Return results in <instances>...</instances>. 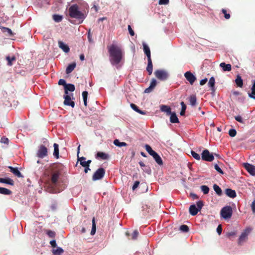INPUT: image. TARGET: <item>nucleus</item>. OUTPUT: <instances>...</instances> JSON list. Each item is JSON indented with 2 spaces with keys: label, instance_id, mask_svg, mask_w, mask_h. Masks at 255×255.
I'll list each match as a JSON object with an SVG mask.
<instances>
[{
  "label": "nucleus",
  "instance_id": "f257e3e1",
  "mask_svg": "<svg viewBox=\"0 0 255 255\" xmlns=\"http://www.w3.org/2000/svg\"><path fill=\"white\" fill-rule=\"evenodd\" d=\"M108 52L111 57L110 61L113 65L119 64L123 57V52L120 47L115 44L108 46Z\"/></svg>",
  "mask_w": 255,
  "mask_h": 255
},
{
  "label": "nucleus",
  "instance_id": "f03ea898",
  "mask_svg": "<svg viewBox=\"0 0 255 255\" xmlns=\"http://www.w3.org/2000/svg\"><path fill=\"white\" fill-rule=\"evenodd\" d=\"M68 13L69 16L72 18L76 19L79 21V23H82L87 16L86 12L80 10L79 7L77 4H72L70 6Z\"/></svg>",
  "mask_w": 255,
  "mask_h": 255
},
{
  "label": "nucleus",
  "instance_id": "7ed1b4c3",
  "mask_svg": "<svg viewBox=\"0 0 255 255\" xmlns=\"http://www.w3.org/2000/svg\"><path fill=\"white\" fill-rule=\"evenodd\" d=\"M154 75L160 81H165L169 77L168 72L164 70H156L154 72Z\"/></svg>",
  "mask_w": 255,
  "mask_h": 255
},
{
  "label": "nucleus",
  "instance_id": "20e7f679",
  "mask_svg": "<svg viewBox=\"0 0 255 255\" xmlns=\"http://www.w3.org/2000/svg\"><path fill=\"white\" fill-rule=\"evenodd\" d=\"M232 209L230 206L223 207L221 211V216L225 219L230 218L232 217Z\"/></svg>",
  "mask_w": 255,
  "mask_h": 255
},
{
  "label": "nucleus",
  "instance_id": "39448f33",
  "mask_svg": "<svg viewBox=\"0 0 255 255\" xmlns=\"http://www.w3.org/2000/svg\"><path fill=\"white\" fill-rule=\"evenodd\" d=\"M251 232V229L250 228H246L241 234L238 240V245H242L248 240V236Z\"/></svg>",
  "mask_w": 255,
  "mask_h": 255
},
{
  "label": "nucleus",
  "instance_id": "423d86ee",
  "mask_svg": "<svg viewBox=\"0 0 255 255\" xmlns=\"http://www.w3.org/2000/svg\"><path fill=\"white\" fill-rule=\"evenodd\" d=\"M201 157L203 160L206 161H212L214 159L213 153H211L208 149H204L202 154Z\"/></svg>",
  "mask_w": 255,
  "mask_h": 255
},
{
  "label": "nucleus",
  "instance_id": "0eeeda50",
  "mask_svg": "<svg viewBox=\"0 0 255 255\" xmlns=\"http://www.w3.org/2000/svg\"><path fill=\"white\" fill-rule=\"evenodd\" d=\"M105 174V170L103 168H100L96 171L93 175L92 179L94 181L102 179Z\"/></svg>",
  "mask_w": 255,
  "mask_h": 255
},
{
  "label": "nucleus",
  "instance_id": "6e6552de",
  "mask_svg": "<svg viewBox=\"0 0 255 255\" xmlns=\"http://www.w3.org/2000/svg\"><path fill=\"white\" fill-rule=\"evenodd\" d=\"M48 149L46 147L43 145H40L37 151L36 155L40 158H43L47 155Z\"/></svg>",
  "mask_w": 255,
  "mask_h": 255
},
{
  "label": "nucleus",
  "instance_id": "1a4fd4ad",
  "mask_svg": "<svg viewBox=\"0 0 255 255\" xmlns=\"http://www.w3.org/2000/svg\"><path fill=\"white\" fill-rule=\"evenodd\" d=\"M60 175V172L58 171H54L51 173L50 181L53 185H55L57 182Z\"/></svg>",
  "mask_w": 255,
  "mask_h": 255
},
{
  "label": "nucleus",
  "instance_id": "9d476101",
  "mask_svg": "<svg viewBox=\"0 0 255 255\" xmlns=\"http://www.w3.org/2000/svg\"><path fill=\"white\" fill-rule=\"evenodd\" d=\"M184 76L191 85H193L196 80V77L190 71L185 72Z\"/></svg>",
  "mask_w": 255,
  "mask_h": 255
},
{
  "label": "nucleus",
  "instance_id": "9b49d317",
  "mask_svg": "<svg viewBox=\"0 0 255 255\" xmlns=\"http://www.w3.org/2000/svg\"><path fill=\"white\" fill-rule=\"evenodd\" d=\"M64 104L67 106H70L72 108H74L75 106L74 102L71 101V98L70 95L68 94H65L64 95Z\"/></svg>",
  "mask_w": 255,
  "mask_h": 255
},
{
  "label": "nucleus",
  "instance_id": "f8f14e48",
  "mask_svg": "<svg viewBox=\"0 0 255 255\" xmlns=\"http://www.w3.org/2000/svg\"><path fill=\"white\" fill-rule=\"evenodd\" d=\"M244 167L248 172L252 175H255V166L249 163H245Z\"/></svg>",
  "mask_w": 255,
  "mask_h": 255
},
{
  "label": "nucleus",
  "instance_id": "ddd939ff",
  "mask_svg": "<svg viewBox=\"0 0 255 255\" xmlns=\"http://www.w3.org/2000/svg\"><path fill=\"white\" fill-rule=\"evenodd\" d=\"M156 85H157L156 80L154 78L152 79L151 80V82H150L149 87L145 89L144 93H150L153 90V89L155 87Z\"/></svg>",
  "mask_w": 255,
  "mask_h": 255
},
{
  "label": "nucleus",
  "instance_id": "4468645a",
  "mask_svg": "<svg viewBox=\"0 0 255 255\" xmlns=\"http://www.w3.org/2000/svg\"><path fill=\"white\" fill-rule=\"evenodd\" d=\"M109 157L108 154L103 152H98L96 155V158L102 160H107L109 158Z\"/></svg>",
  "mask_w": 255,
  "mask_h": 255
},
{
  "label": "nucleus",
  "instance_id": "2eb2a0df",
  "mask_svg": "<svg viewBox=\"0 0 255 255\" xmlns=\"http://www.w3.org/2000/svg\"><path fill=\"white\" fill-rule=\"evenodd\" d=\"M75 90V86L72 84H67L64 87L65 94H68V91L73 92Z\"/></svg>",
  "mask_w": 255,
  "mask_h": 255
},
{
  "label": "nucleus",
  "instance_id": "dca6fc26",
  "mask_svg": "<svg viewBox=\"0 0 255 255\" xmlns=\"http://www.w3.org/2000/svg\"><path fill=\"white\" fill-rule=\"evenodd\" d=\"M225 193L228 197L232 198H234L237 196L236 191L230 188L226 189L225 190Z\"/></svg>",
  "mask_w": 255,
  "mask_h": 255
},
{
  "label": "nucleus",
  "instance_id": "f3484780",
  "mask_svg": "<svg viewBox=\"0 0 255 255\" xmlns=\"http://www.w3.org/2000/svg\"><path fill=\"white\" fill-rule=\"evenodd\" d=\"M11 172L18 177H23L20 172L18 170L17 168H14L12 166H8Z\"/></svg>",
  "mask_w": 255,
  "mask_h": 255
},
{
  "label": "nucleus",
  "instance_id": "a211bd4d",
  "mask_svg": "<svg viewBox=\"0 0 255 255\" xmlns=\"http://www.w3.org/2000/svg\"><path fill=\"white\" fill-rule=\"evenodd\" d=\"M58 45H59V47L63 50V51L66 53H68L70 51V48L69 47V46L64 44V42H63L62 41H58Z\"/></svg>",
  "mask_w": 255,
  "mask_h": 255
},
{
  "label": "nucleus",
  "instance_id": "6ab92c4d",
  "mask_svg": "<svg viewBox=\"0 0 255 255\" xmlns=\"http://www.w3.org/2000/svg\"><path fill=\"white\" fill-rule=\"evenodd\" d=\"M220 66L222 68L223 71H230L232 70V66L230 64L222 62L220 64Z\"/></svg>",
  "mask_w": 255,
  "mask_h": 255
},
{
  "label": "nucleus",
  "instance_id": "aec40b11",
  "mask_svg": "<svg viewBox=\"0 0 255 255\" xmlns=\"http://www.w3.org/2000/svg\"><path fill=\"white\" fill-rule=\"evenodd\" d=\"M199 209L197 208L195 205H191L189 207V213L192 216H195L197 214Z\"/></svg>",
  "mask_w": 255,
  "mask_h": 255
},
{
  "label": "nucleus",
  "instance_id": "412c9836",
  "mask_svg": "<svg viewBox=\"0 0 255 255\" xmlns=\"http://www.w3.org/2000/svg\"><path fill=\"white\" fill-rule=\"evenodd\" d=\"M160 110L163 112L166 113L167 115H170L171 114V108L166 105L161 106Z\"/></svg>",
  "mask_w": 255,
  "mask_h": 255
},
{
  "label": "nucleus",
  "instance_id": "4be33fe9",
  "mask_svg": "<svg viewBox=\"0 0 255 255\" xmlns=\"http://www.w3.org/2000/svg\"><path fill=\"white\" fill-rule=\"evenodd\" d=\"M0 182L6 183L10 185H13L14 181L12 179L9 178H0Z\"/></svg>",
  "mask_w": 255,
  "mask_h": 255
},
{
  "label": "nucleus",
  "instance_id": "5701e85b",
  "mask_svg": "<svg viewBox=\"0 0 255 255\" xmlns=\"http://www.w3.org/2000/svg\"><path fill=\"white\" fill-rule=\"evenodd\" d=\"M189 102L192 107L195 106L197 104V98L195 95H192L189 97Z\"/></svg>",
  "mask_w": 255,
  "mask_h": 255
},
{
  "label": "nucleus",
  "instance_id": "b1692460",
  "mask_svg": "<svg viewBox=\"0 0 255 255\" xmlns=\"http://www.w3.org/2000/svg\"><path fill=\"white\" fill-rule=\"evenodd\" d=\"M148 63H147V66L146 67V70L148 73V74L150 75L152 73V69H153V65L151 61V59H147Z\"/></svg>",
  "mask_w": 255,
  "mask_h": 255
},
{
  "label": "nucleus",
  "instance_id": "393cba45",
  "mask_svg": "<svg viewBox=\"0 0 255 255\" xmlns=\"http://www.w3.org/2000/svg\"><path fill=\"white\" fill-rule=\"evenodd\" d=\"M76 63L75 62H73L70 64H69L67 66V67L66 69V74H70V73H71L74 70L75 68L76 67Z\"/></svg>",
  "mask_w": 255,
  "mask_h": 255
},
{
  "label": "nucleus",
  "instance_id": "a878e982",
  "mask_svg": "<svg viewBox=\"0 0 255 255\" xmlns=\"http://www.w3.org/2000/svg\"><path fill=\"white\" fill-rule=\"evenodd\" d=\"M215 78L213 77H211L208 82V85L211 88V90L213 93L215 92Z\"/></svg>",
  "mask_w": 255,
  "mask_h": 255
},
{
  "label": "nucleus",
  "instance_id": "bb28decb",
  "mask_svg": "<svg viewBox=\"0 0 255 255\" xmlns=\"http://www.w3.org/2000/svg\"><path fill=\"white\" fill-rule=\"evenodd\" d=\"M170 118V121L171 123H179V120L175 113H171Z\"/></svg>",
  "mask_w": 255,
  "mask_h": 255
},
{
  "label": "nucleus",
  "instance_id": "cd10ccee",
  "mask_svg": "<svg viewBox=\"0 0 255 255\" xmlns=\"http://www.w3.org/2000/svg\"><path fill=\"white\" fill-rule=\"evenodd\" d=\"M144 53L147 57V59H151L150 50L149 47L145 44H143Z\"/></svg>",
  "mask_w": 255,
  "mask_h": 255
},
{
  "label": "nucleus",
  "instance_id": "c85d7f7f",
  "mask_svg": "<svg viewBox=\"0 0 255 255\" xmlns=\"http://www.w3.org/2000/svg\"><path fill=\"white\" fill-rule=\"evenodd\" d=\"M152 157L158 164L159 165L163 164L162 160L160 156L157 154V153H155L154 155H153Z\"/></svg>",
  "mask_w": 255,
  "mask_h": 255
},
{
  "label": "nucleus",
  "instance_id": "c756f323",
  "mask_svg": "<svg viewBox=\"0 0 255 255\" xmlns=\"http://www.w3.org/2000/svg\"><path fill=\"white\" fill-rule=\"evenodd\" d=\"M252 92L249 93L250 98L255 100V80L253 83V86L251 88Z\"/></svg>",
  "mask_w": 255,
  "mask_h": 255
},
{
  "label": "nucleus",
  "instance_id": "7c9ffc66",
  "mask_svg": "<svg viewBox=\"0 0 255 255\" xmlns=\"http://www.w3.org/2000/svg\"><path fill=\"white\" fill-rule=\"evenodd\" d=\"M235 82L237 85L239 87H242L243 86V81L242 79V77L240 75H238L237 76V78L235 80Z\"/></svg>",
  "mask_w": 255,
  "mask_h": 255
},
{
  "label": "nucleus",
  "instance_id": "2f4dec72",
  "mask_svg": "<svg viewBox=\"0 0 255 255\" xmlns=\"http://www.w3.org/2000/svg\"><path fill=\"white\" fill-rule=\"evenodd\" d=\"M54 147V152H53V155L56 158H59V145L57 143H54L53 144Z\"/></svg>",
  "mask_w": 255,
  "mask_h": 255
},
{
  "label": "nucleus",
  "instance_id": "473e14b6",
  "mask_svg": "<svg viewBox=\"0 0 255 255\" xmlns=\"http://www.w3.org/2000/svg\"><path fill=\"white\" fill-rule=\"evenodd\" d=\"M52 252L53 255H61L64 250L60 247H57L56 249H53Z\"/></svg>",
  "mask_w": 255,
  "mask_h": 255
},
{
  "label": "nucleus",
  "instance_id": "72a5a7b5",
  "mask_svg": "<svg viewBox=\"0 0 255 255\" xmlns=\"http://www.w3.org/2000/svg\"><path fill=\"white\" fill-rule=\"evenodd\" d=\"M12 192L5 188L0 187V193L3 195H10L11 194Z\"/></svg>",
  "mask_w": 255,
  "mask_h": 255
},
{
  "label": "nucleus",
  "instance_id": "f704fd0d",
  "mask_svg": "<svg viewBox=\"0 0 255 255\" xmlns=\"http://www.w3.org/2000/svg\"><path fill=\"white\" fill-rule=\"evenodd\" d=\"M214 191L216 192L217 195L221 196L222 194V191L221 188L217 184H214L213 186Z\"/></svg>",
  "mask_w": 255,
  "mask_h": 255
},
{
  "label": "nucleus",
  "instance_id": "c9c22d12",
  "mask_svg": "<svg viewBox=\"0 0 255 255\" xmlns=\"http://www.w3.org/2000/svg\"><path fill=\"white\" fill-rule=\"evenodd\" d=\"M146 150L148 152V153L151 155L152 156L153 155H154L155 153H156L155 151L152 150L151 146L148 144H146L145 146Z\"/></svg>",
  "mask_w": 255,
  "mask_h": 255
},
{
  "label": "nucleus",
  "instance_id": "e433bc0d",
  "mask_svg": "<svg viewBox=\"0 0 255 255\" xmlns=\"http://www.w3.org/2000/svg\"><path fill=\"white\" fill-rule=\"evenodd\" d=\"M52 17L53 20L56 22H59L63 19V16L59 14H53Z\"/></svg>",
  "mask_w": 255,
  "mask_h": 255
},
{
  "label": "nucleus",
  "instance_id": "4c0bfd02",
  "mask_svg": "<svg viewBox=\"0 0 255 255\" xmlns=\"http://www.w3.org/2000/svg\"><path fill=\"white\" fill-rule=\"evenodd\" d=\"M114 144L119 147L126 146L127 144L125 142H120L118 139H115L114 141Z\"/></svg>",
  "mask_w": 255,
  "mask_h": 255
},
{
  "label": "nucleus",
  "instance_id": "58836bf2",
  "mask_svg": "<svg viewBox=\"0 0 255 255\" xmlns=\"http://www.w3.org/2000/svg\"><path fill=\"white\" fill-rule=\"evenodd\" d=\"M180 104L181 106V111L180 112V114L181 116H183L185 115V111L186 109V106L185 104V103H184V102H181Z\"/></svg>",
  "mask_w": 255,
  "mask_h": 255
},
{
  "label": "nucleus",
  "instance_id": "ea45409f",
  "mask_svg": "<svg viewBox=\"0 0 255 255\" xmlns=\"http://www.w3.org/2000/svg\"><path fill=\"white\" fill-rule=\"evenodd\" d=\"M96 225L95 218L94 217L92 219V230L91 232V234L92 235H94L96 233Z\"/></svg>",
  "mask_w": 255,
  "mask_h": 255
},
{
  "label": "nucleus",
  "instance_id": "a19ab883",
  "mask_svg": "<svg viewBox=\"0 0 255 255\" xmlns=\"http://www.w3.org/2000/svg\"><path fill=\"white\" fill-rule=\"evenodd\" d=\"M6 59L7 61V65L8 66H11L12 65V62L13 61H15L16 58L14 56H12L10 57V56H7L6 57Z\"/></svg>",
  "mask_w": 255,
  "mask_h": 255
},
{
  "label": "nucleus",
  "instance_id": "79ce46f5",
  "mask_svg": "<svg viewBox=\"0 0 255 255\" xmlns=\"http://www.w3.org/2000/svg\"><path fill=\"white\" fill-rule=\"evenodd\" d=\"M201 191L204 194H207L209 192V188L206 185H202L201 186Z\"/></svg>",
  "mask_w": 255,
  "mask_h": 255
},
{
  "label": "nucleus",
  "instance_id": "37998d69",
  "mask_svg": "<svg viewBox=\"0 0 255 255\" xmlns=\"http://www.w3.org/2000/svg\"><path fill=\"white\" fill-rule=\"evenodd\" d=\"M82 97L84 101V104L85 106H87V101L88 97V92L87 91H84L82 93Z\"/></svg>",
  "mask_w": 255,
  "mask_h": 255
},
{
  "label": "nucleus",
  "instance_id": "c03bdc74",
  "mask_svg": "<svg viewBox=\"0 0 255 255\" xmlns=\"http://www.w3.org/2000/svg\"><path fill=\"white\" fill-rule=\"evenodd\" d=\"M191 154L192 155V156L196 160H200V159H201L200 155L199 154H198L197 153H196V152H195L194 151L191 150Z\"/></svg>",
  "mask_w": 255,
  "mask_h": 255
},
{
  "label": "nucleus",
  "instance_id": "a18cd8bd",
  "mask_svg": "<svg viewBox=\"0 0 255 255\" xmlns=\"http://www.w3.org/2000/svg\"><path fill=\"white\" fill-rule=\"evenodd\" d=\"M180 230L183 232H188L189 230V227L186 225H182L180 227Z\"/></svg>",
  "mask_w": 255,
  "mask_h": 255
},
{
  "label": "nucleus",
  "instance_id": "49530a36",
  "mask_svg": "<svg viewBox=\"0 0 255 255\" xmlns=\"http://www.w3.org/2000/svg\"><path fill=\"white\" fill-rule=\"evenodd\" d=\"M80 145H79L77 149V157H78V161H80V163L81 162V161H85L86 160V158L85 157H79V153L80 152Z\"/></svg>",
  "mask_w": 255,
  "mask_h": 255
},
{
  "label": "nucleus",
  "instance_id": "de8ad7c7",
  "mask_svg": "<svg viewBox=\"0 0 255 255\" xmlns=\"http://www.w3.org/2000/svg\"><path fill=\"white\" fill-rule=\"evenodd\" d=\"M46 234L50 238H54L56 236L55 232L51 230H47Z\"/></svg>",
  "mask_w": 255,
  "mask_h": 255
},
{
  "label": "nucleus",
  "instance_id": "09e8293b",
  "mask_svg": "<svg viewBox=\"0 0 255 255\" xmlns=\"http://www.w3.org/2000/svg\"><path fill=\"white\" fill-rule=\"evenodd\" d=\"M237 134V131L235 129H230L229 131V134L231 137H234Z\"/></svg>",
  "mask_w": 255,
  "mask_h": 255
},
{
  "label": "nucleus",
  "instance_id": "8fccbe9b",
  "mask_svg": "<svg viewBox=\"0 0 255 255\" xmlns=\"http://www.w3.org/2000/svg\"><path fill=\"white\" fill-rule=\"evenodd\" d=\"M222 11L224 14V17L226 19H228L230 18V14L227 13V11L225 9H222Z\"/></svg>",
  "mask_w": 255,
  "mask_h": 255
},
{
  "label": "nucleus",
  "instance_id": "3c124183",
  "mask_svg": "<svg viewBox=\"0 0 255 255\" xmlns=\"http://www.w3.org/2000/svg\"><path fill=\"white\" fill-rule=\"evenodd\" d=\"M204 206V203L202 201H199L197 202V208L199 209V211H200L203 206Z\"/></svg>",
  "mask_w": 255,
  "mask_h": 255
},
{
  "label": "nucleus",
  "instance_id": "603ef678",
  "mask_svg": "<svg viewBox=\"0 0 255 255\" xmlns=\"http://www.w3.org/2000/svg\"><path fill=\"white\" fill-rule=\"evenodd\" d=\"M138 235V232L137 231V230H134L133 233L132 234L131 239L132 240H136L137 238Z\"/></svg>",
  "mask_w": 255,
  "mask_h": 255
},
{
  "label": "nucleus",
  "instance_id": "864d4df0",
  "mask_svg": "<svg viewBox=\"0 0 255 255\" xmlns=\"http://www.w3.org/2000/svg\"><path fill=\"white\" fill-rule=\"evenodd\" d=\"M215 169L217 171H218L219 173H220L221 174H224V172L221 169V168L218 166L217 164H215L214 166Z\"/></svg>",
  "mask_w": 255,
  "mask_h": 255
},
{
  "label": "nucleus",
  "instance_id": "5fc2aeb1",
  "mask_svg": "<svg viewBox=\"0 0 255 255\" xmlns=\"http://www.w3.org/2000/svg\"><path fill=\"white\" fill-rule=\"evenodd\" d=\"M140 183V182L138 181H136L134 183V184L132 186V190H135L137 187L138 186H139V184Z\"/></svg>",
  "mask_w": 255,
  "mask_h": 255
},
{
  "label": "nucleus",
  "instance_id": "6e6d98bb",
  "mask_svg": "<svg viewBox=\"0 0 255 255\" xmlns=\"http://www.w3.org/2000/svg\"><path fill=\"white\" fill-rule=\"evenodd\" d=\"M237 234V232L236 231H233L231 232H229L227 234V236L228 238H231V237L235 236Z\"/></svg>",
  "mask_w": 255,
  "mask_h": 255
},
{
  "label": "nucleus",
  "instance_id": "4d7b16f0",
  "mask_svg": "<svg viewBox=\"0 0 255 255\" xmlns=\"http://www.w3.org/2000/svg\"><path fill=\"white\" fill-rule=\"evenodd\" d=\"M58 84L59 85H63L65 87L67 84L65 80L61 79L58 81Z\"/></svg>",
  "mask_w": 255,
  "mask_h": 255
},
{
  "label": "nucleus",
  "instance_id": "13d9d810",
  "mask_svg": "<svg viewBox=\"0 0 255 255\" xmlns=\"http://www.w3.org/2000/svg\"><path fill=\"white\" fill-rule=\"evenodd\" d=\"M0 141L2 143H5V144H8L9 140H8V138L3 136L1 138Z\"/></svg>",
  "mask_w": 255,
  "mask_h": 255
},
{
  "label": "nucleus",
  "instance_id": "bf43d9fd",
  "mask_svg": "<svg viewBox=\"0 0 255 255\" xmlns=\"http://www.w3.org/2000/svg\"><path fill=\"white\" fill-rule=\"evenodd\" d=\"M169 2V0H159V4H167Z\"/></svg>",
  "mask_w": 255,
  "mask_h": 255
},
{
  "label": "nucleus",
  "instance_id": "052dcab7",
  "mask_svg": "<svg viewBox=\"0 0 255 255\" xmlns=\"http://www.w3.org/2000/svg\"><path fill=\"white\" fill-rule=\"evenodd\" d=\"M128 30L130 35L131 36H134V31L131 28L130 25H128Z\"/></svg>",
  "mask_w": 255,
  "mask_h": 255
},
{
  "label": "nucleus",
  "instance_id": "680f3d73",
  "mask_svg": "<svg viewBox=\"0 0 255 255\" xmlns=\"http://www.w3.org/2000/svg\"><path fill=\"white\" fill-rule=\"evenodd\" d=\"M222 232V228L221 225H219L217 228V232L218 233V234L220 235L221 234Z\"/></svg>",
  "mask_w": 255,
  "mask_h": 255
},
{
  "label": "nucleus",
  "instance_id": "e2e57ef3",
  "mask_svg": "<svg viewBox=\"0 0 255 255\" xmlns=\"http://www.w3.org/2000/svg\"><path fill=\"white\" fill-rule=\"evenodd\" d=\"M130 107H131V108H132L134 111H136V112H137V110H138V109H139V108H138V107L136 105H135V104H132H132H130Z\"/></svg>",
  "mask_w": 255,
  "mask_h": 255
},
{
  "label": "nucleus",
  "instance_id": "0e129e2a",
  "mask_svg": "<svg viewBox=\"0 0 255 255\" xmlns=\"http://www.w3.org/2000/svg\"><path fill=\"white\" fill-rule=\"evenodd\" d=\"M4 29H5V32H7V33L10 35V36H12L13 35V33H12V30L8 28H6V27H4L3 28Z\"/></svg>",
  "mask_w": 255,
  "mask_h": 255
},
{
  "label": "nucleus",
  "instance_id": "69168bd1",
  "mask_svg": "<svg viewBox=\"0 0 255 255\" xmlns=\"http://www.w3.org/2000/svg\"><path fill=\"white\" fill-rule=\"evenodd\" d=\"M235 120L237 121H238V122H240L241 123H243V120L242 119V118L241 116H240L235 117Z\"/></svg>",
  "mask_w": 255,
  "mask_h": 255
},
{
  "label": "nucleus",
  "instance_id": "338daca9",
  "mask_svg": "<svg viewBox=\"0 0 255 255\" xmlns=\"http://www.w3.org/2000/svg\"><path fill=\"white\" fill-rule=\"evenodd\" d=\"M50 244L53 248H55L57 246L56 241L55 240L51 241L50 242Z\"/></svg>",
  "mask_w": 255,
  "mask_h": 255
},
{
  "label": "nucleus",
  "instance_id": "774afa93",
  "mask_svg": "<svg viewBox=\"0 0 255 255\" xmlns=\"http://www.w3.org/2000/svg\"><path fill=\"white\" fill-rule=\"evenodd\" d=\"M251 208L253 213H255V199L253 201L251 204Z\"/></svg>",
  "mask_w": 255,
  "mask_h": 255
}]
</instances>
